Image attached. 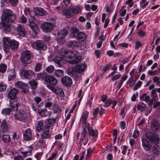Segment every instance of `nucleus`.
I'll use <instances>...</instances> for the list:
<instances>
[{"instance_id": "obj_41", "label": "nucleus", "mask_w": 160, "mask_h": 160, "mask_svg": "<svg viewBox=\"0 0 160 160\" xmlns=\"http://www.w3.org/2000/svg\"><path fill=\"white\" fill-rule=\"evenodd\" d=\"M128 78V76L126 74H124L122 76L120 80L119 81L118 84V86L119 87H120L122 85L123 82L125 81Z\"/></svg>"}, {"instance_id": "obj_44", "label": "nucleus", "mask_w": 160, "mask_h": 160, "mask_svg": "<svg viewBox=\"0 0 160 160\" xmlns=\"http://www.w3.org/2000/svg\"><path fill=\"white\" fill-rule=\"evenodd\" d=\"M140 99L145 102H148L150 99V97L147 95L146 94L144 93L142 94L140 97Z\"/></svg>"}, {"instance_id": "obj_54", "label": "nucleus", "mask_w": 160, "mask_h": 160, "mask_svg": "<svg viewBox=\"0 0 160 160\" xmlns=\"http://www.w3.org/2000/svg\"><path fill=\"white\" fill-rule=\"evenodd\" d=\"M153 80L156 85H160V77L155 76L153 77Z\"/></svg>"}, {"instance_id": "obj_63", "label": "nucleus", "mask_w": 160, "mask_h": 160, "mask_svg": "<svg viewBox=\"0 0 160 160\" xmlns=\"http://www.w3.org/2000/svg\"><path fill=\"white\" fill-rule=\"evenodd\" d=\"M92 152V150L91 148H89L87 150V152L86 154V159L88 158L91 156Z\"/></svg>"}, {"instance_id": "obj_50", "label": "nucleus", "mask_w": 160, "mask_h": 160, "mask_svg": "<svg viewBox=\"0 0 160 160\" xmlns=\"http://www.w3.org/2000/svg\"><path fill=\"white\" fill-rule=\"evenodd\" d=\"M7 68V66L6 65L2 63L0 65V72L1 73H4L5 72Z\"/></svg>"}, {"instance_id": "obj_39", "label": "nucleus", "mask_w": 160, "mask_h": 160, "mask_svg": "<svg viewBox=\"0 0 160 160\" xmlns=\"http://www.w3.org/2000/svg\"><path fill=\"white\" fill-rule=\"evenodd\" d=\"M2 140L5 143H8L11 141V138L8 134L2 135Z\"/></svg>"}, {"instance_id": "obj_30", "label": "nucleus", "mask_w": 160, "mask_h": 160, "mask_svg": "<svg viewBox=\"0 0 160 160\" xmlns=\"http://www.w3.org/2000/svg\"><path fill=\"white\" fill-rule=\"evenodd\" d=\"M62 15L65 16L67 18H70L74 15L72 9H65L62 12Z\"/></svg>"}, {"instance_id": "obj_48", "label": "nucleus", "mask_w": 160, "mask_h": 160, "mask_svg": "<svg viewBox=\"0 0 160 160\" xmlns=\"http://www.w3.org/2000/svg\"><path fill=\"white\" fill-rule=\"evenodd\" d=\"M145 106V104L143 103H140L138 105L137 108L138 111H142L144 110Z\"/></svg>"}, {"instance_id": "obj_62", "label": "nucleus", "mask_w": 160, "mask_h": 160, "mask_svg": "<svg viewBox=\"0 0 160 160\" xmlns=\"http://www.w3.org/2000/svg\"><path fill=\"white\" fill-rule=\"evenodd\" d=\"M109 65H107L104 66H102L100 67V70L103 72H104L108 70L109 68Z\"/></svg>"}, {"instance_id": "obj_35", "label": "nucleus", "mask_w": 160, "mask_h": 160, "mask_svg": "<svg viewBox=\"0 0 160 160\" xmlns=\"http://www.w3.org/2000/svg\"><path fill=\"white\" fill-rule=\"evenodd\" d=\"M88 112L86 111L83 112L81 116L80 119L81 121L82 122H84V123H85L86 121H87V119L88 116Z\"/></svg>"}, {"instance_id": "obj_12", "label": "nucleus", "mask_w": 160, "mask_h": 160, "mask_svg": "<svg viewBox=\"0 0 160 160\" xmlns=\"http://www.w3.org/2000/svg\"><path fill=\"white\" fill-rule=\"evenodd\" d=\"M15 87L18 88H21L24 93L28 92V86L27 84L23 83L21 81H18L15 83Z\"/></svg>"}, {"instance_id": "obj_25", "label": "nucleus", "mask_w": 160, "mask_h": 160, "mask_svg": "<svg viewBox=\"0 0 160 160\" xmlns=\"http://www.w3.org/2000/svg\"><path fill=\"white\" fill-rule=\"evenodd\" d=\"M38 113L40 116L42 117H47L48 116H50L51 113L48 111L47 109L42 108L39 109L38 110Z\"/></svg>"}, {"instance_id": "obj_33", "label": "nucleus", "mask_w": 160, "mask_h": 160, "mask_svg": "<svg viewBox=\"0 0 160 160\" xmlns=\"http://www.w3.org/2000/svg\"><path fill=\"white\" fill-rule=\"evenodd\" d=\"M79 31L77 28L72 27L70 29V34L71 36L76 38L77 36Z\"/></svg>"}, {"instance_id": "obj_38", "label": "nucleus", "mask_w": 160, "mask_h": 160, "mask_svg": "<svg viewBox=\"0 0 160 160\" xmlns=\"http://www.w3.org/2000/svg\"><path fill=\"white\" fill-rule=\"evenodd\" d=\"M81 44L80 42L75 41H70L69 44V46L74 48L76 47H78L81 46Z\"/></svg>"}, {"instance_id": "obj_17", "label": "nucleus", "mask_w": 160, "mask_h": 160, "mask_svg": "<svg viewBox=\"0 0 160 160\" xmlns=\"http://www.w3.org/2000/svg\"><path fill=\"white\" fill-rule=\"evenodd\" d=\"M27 150L25 151H22L21 152V154L22 155L23 158H25L28 156H31L32 153V150L33 149V147L32 145H30L27 148Z\"/></svg>"}, {"instance_id": "obj_22", "label": "nucleus", "mask_w": 160, "mask_h": 160, "mask_svg": "<svg viewBox=\"0 0 160 160\" xmlns=\"http://www.w3.org/2000/svg\"><path fill=\"white\" fill-rule=\"evenodd\" d=\"M86 67V65L84 63L78 64L76 66L75 70L76 72L80 73L84 71Z\"/></svg>"}, {"instance_id": "obj_47", "label": "nucleus", "mask_w": 160, "mask_h": 160, "mask_svg": "<svg viewBox=\"0 0 160 160\" xmlns=\"http://www.w3.org/2000/svg\"><path fill=\"white\" fill-rule=\"evenodd\" d=\"M125 6H122L119 12L120 15L122 16H124L127 12V9L125 8Z\"/></svg>"}, {"instance_id": "obj_28", "label": "nucleus", "mask_w": 160, "mask_h": 160, "mask_svg": "<svg viewBox=\"0 0 160 160\" xmlns=\"http://www.w3.org/2000/svg\"><path fill=\"white\" fill-rule=\"evenodd\" d=\"M52 109L54 113H57V116L59 117L61 111L60 107L57 103H54Z\"/></svg>"}, {"instance_id": "obj_15", "label": "nucleus", "mask_w": 160, "mask_h": 160, "mask_svg": "<svg viewBox=\"0 0 160 160\" xmlns=\"http://www.w3.org/2000/svg\"><path fill=\"white\" fill-rule=\"evenodd\" d=\"M11 41L10 39L8 37L3 38V49L6 52H9Z\"/></svg>"}, {"instance_id": "obj_21", "label": "nucleus", "mask_w": 160, "mask_h": 160, "mask_svg": "<svg viewBox=\"0 0 160 160\" xmlns=\"http://www.w3.org/2000/svg\"><path fill=\"white\" fill-rule=\"evenodd\" d=\"M45 81L51 84L56 85L58 83L57 79L51 76H48L45 78Z\"/></svg>"}, {"instance_id": "obj_45", "label": "nucleus", "mask_w": 160, "mask_h": 160, "mask_svg": "<svg viewBox=\"0 0 160 160\" xmlns=\"http://www.w3.org/2000/svg\"><path fill=\"white\" fill-rule=\"evenodd\" d=\"M43 127V122L41 121H38L37 125L36 126V129L38 131H40Z\"/></svg>"}, {"instance_id": "obj_43", "label": "nucleus", "mask_w": 160, "mask_h": 160, "mask_svg": "<svg viewBox=\"0 0 160 160\" xmlns=\"http://www.w3.org/2000/svg\"><path fill=\"white\" fill-rule=\"evenodd\" d=\"M137 5L136 4H134L133 8L134 9L132 11V13L133 16H136L137 14L140 11V8L139 7H137Z\"/></svg>"}, {"instance_id": "obj_37", "label": "nucleus", "mask_w": 160, "mask_h": 160, "mask_svg": "<svg viewBox=\"0 0 160 160\" xmlns=\"http://www.w3.org/2000/svg\"><path fill=\"white\" fill-rule=\"evenodd\" d=\"M8 80L11 81L15 77V73L14 70L12 69L8 71Z\"/></svg>"}, {"instance_id": "obj_52", "label": "nucleus", "mask_w": 160, "mask_h": 160, "mask_svg": "<svg viewBox=\"0 0 160 160\" xmlns=\"http://www.w3.org/2000/svg\"><path fill=\"white\" fill-rule=\"evenodd\" d=\"M7 3H10L13 6L16 5L18 2V0H5Z\"/></svg>"}, {"instance_id": "obj_24", "label": "nucleus", "mask_w": 160, "mask_h": 160, "mask_svg": "<svg viewBox=\"0 0 160 160\" xmlns=\"http://www.w3.org/2000/svg\"><path fill=\"white\" fill-rule=\"evenodd\" d=\"M142 146L146 151H149L151 148V146L149 144V142L145 138H142Z\"/></svg>"}, {"instance_id": "obj_3", "label": "nucleus", "mask_w": 160, "mask_h": 160, "mask_svg": "<svg viewBox=\"0 0 160 160\" xmlns=\"http://www.w3.org/2000/svg\"><path fill=\"white\" fill-rule=\"evenodd\" d=\"M18 91V90L13 88L8 92V96L10 99L9 105L10 108L13 111H17L18 105V100L17 99V94Z\"/></svg>"}, {"instance_id": "obj_20", "label": "nucleus", "mask_w": 160, "mask_h": 160, "mask_svg": "<svg viewBox=\"0 0 160 160\" xmlns=\"http://www.w3.org/2000/svg\"><path fill=\"white\" fill-rule=\"evenodd\" d=\"M88 132L89 136H92L93 141H95L98 137V132L97 130L88 129Z\"/></svg>"}, {"instance_id": "obj_56", "label": "nucleus", "mask_w": 160, "mask_h": 160, "mask_svg": "<svg viewBox=\"0 0 160 160\" xmlns=\"http://www.w3.org/2000/svg\"><path fill=\"white\" fill-rule=\"evenodd\" d=\"M46 130H44V131L43 133V137L45 138H47L49 136L48 128L47 127L45 128Z\"/></svg>"}, {"instance_id": "obj_53", "label": "nucleus", "mask_w": 160, "mask_h": 160, "mask_svg": "<svg viewBox=\"0 0 160 160\" xmlns=\"http://www.w3.org/2000/svg\"><path fill=\"white\" fill-rule=\"evenodd\" d=\"M125 4L128 6V8H131L133 5L134 2L132 0H127L125 3Z\"/></svg>"}, {"instance_id": "obj_2", "label": "nucleus", "mask_w": 160, "mask_h": 160, "mask_svg": "<svg viewBox=\"0 0 160 160\" xmlns=\"http://www.w3.org/2000/svg\"><path fill=\"white\" fill-rule=\"evenodd\" d=\"M16 16L14 13H12V11L8 9L4 10L2 12L1 17V24L2 30L6 33H15L16 28L10 23L14 21Z\"/></svg>"}, {"instance_id": "obj_40", "label": "nucleus", "mask_w": 160, "mask_h": 160, "mask_svg": "<svg viewBox=\"0 0 160 160\" xmlns=\"http://www.w3.org/2000/svg\"><path fill=\"white\" fill-rule=\"evenodd\" d=\"M149 1H147V0H141L139 3L141 8L143 9L148 4Z\"/></svg>"}, {"instance_id": "obj_42", "label": "nucleus", "mask_w": 160, "mask_h": 160, "mask_svg": "<svg viewBox=\"0 0 160 160\" xmlns=\"http://www.w3.org/2000/svg\"><path fill=\"white\" fill-rule=\"evenodd\" d=\"M29 83L32 89H34L37 88L38 83L35 80H32L29 82Z\"/></svg>"}, {"instance_id": "obj_57", "label": "nucleus", "mask_w": 160, "mask_h": 160, "mask_svg": "<svg viewBox=\"0 0 160 160\" xmlns=\"http://www.w3.org/2000/svg\"><path fill=\"white\" fill-rule=\"evenodd\" d=\"M19 20L22 23H26L27 21V18L24 15H22L20 17Z\"/></svg>"}, {"instance_id": "obj_26", "label": "nucleus", "mask_w": 160, "mask_h": 160, "mask_svg": "<svg viewBox=\"0 0 160 160\" xmlns=\"http://www.w3.org/2000/svg\"><path fill=\"white\" fill-rule=\"evenodd\" d=\"M17 32L20 37H23L26 34V31L23 26L21 25L18 26L17 27Z\"/></svg>"}, {"instance_id": "obj_10", "label": "nucleus", "mask_w": 160, "mask_h": 160, "mask_svg": "<svg viewBox=\"0 0 160 160\" xmlns=\"http://www.w3.org/2000/svg\"><path fill=\"white\" fill-rule=\"evenodd\" d=\"M47 87L58 96L62 97L64 95V92L62 88L57 86H53L50 85H47Z\"/></svg>"}, {"instance_id": "obj_27", "label": "nucleus", "mask_w": 160, "mask_h": 160, "mask_svg": "<svg viewBox=\"0 0 160 160\" xmlns=\"http://www.w3.org/2000/svg\"><path fill=\"white\" fill-rule=\"evenodd\" d=\"M152 98L150 100L148 105L150 106H152L154 101H156L158 100V95L156 93V91L155 90H152L151 92Z\"/></svg>"}, {"instance_id": "obj_59", "label": "nucleus", "mask_w": 160, "mask_h": 160, "mask_svg": "<svg viewBox=\"0 0 160 160\" xmlns=\"http://www.w3.org/2000/svg\"><path fill=\"white\" fill-rule=\"evenodd\" d=\"M99 111V108H96L94 109L93 113V118H96L97 117Z\"/></svg>"}, {"instance_id": "obj_13", "label": "nucleus", "mask_w": 160, "mask_h": 160, "mask_svg": "<svg viewBox=\"0 0 160 160\" xmlns=\"http://www.w3.org/2000/svg\"><path fill=\"white\" fill-rule=\"evenodd\" d=\"M68 33L67 30L64 29L60 31L58 34L57 41L60 44H62L64 41V38Z\"/></svg>"}, {"instance_id": "obj_19", "label": "nucleus", "mask_w": 160, "mask_h": 160, "mask_svg": "<svg viewBox=\"0 0 160 160\" xmlns=\"http://www.w3.org/2000/svg\"><path fill=\"white\" fill-rule=\"evenodd\" d=\"M61 82L64 85L67 86H70L72 83L71 78L68 76L62 77L61 79Z\"/></svg>"}, {"instance_id": "obj_31", "label": "nucleus", "mask_w": 160, "mask_h": 160, "mask_svg": "<svg viewBox=\"0 0 160 160\" xmlns=\"http://www.w3.org/2000/svg\"><path fill=\"white\" fill-rule=\"evenodd\" d=\"M160 126L159 122L154 121L151 123V128L153 131H156L160 128Z\"/></svg>"}, {"instance_id": "obj_7", "label": "nucleus", "mask_w": 160, "mask_h": 160, "mask_svg": "<svg viewBox=\"0 0 160 160\" xmlns=\"http://www.w3.org/2000/svg\"><path fill=\"white\" fill-rule=\"evenodd\" d=\"M27 114L25 110L21 109L19 111L16 112L14 114V116L16 119L24 122L26 118Z\"/></svg>"}, {"instance_id": "obj_6", "label": "nucleus", "mask_w": 160, "mask_h": 160, "mask_svg": "<svg viewBox=\"0 0 160 160\" xmlns=\"http://www.w3.org/2000/svg\"><path fill=\"white\" fill-rule=\"evenodd\" d=\"M20 76L22 78L30 79L34 76V72L30 70L21 69L19 72Z\"/></svg>"}, {"instance_id": "obj_29", "label": "nucleus", "mask_w": 160, "mask_h": 160, "mask_svg": "<svg viewBox=\"0 0 160 160\" xmlns=\"http://www.w3.org/2000/svg\"><path fill=\"white\" fill-rule=\"evenodd\" d=\"M11 153L13 157V160H24L23 157L21 155H18L16 151H12Z\"/></svg>"}, {"instance_id": "obj_60", "label": "nucleus", "mask_w": 160, "mask_h": 160, "mask_svg": "<svg viewBox=\"0 0 160 160\" xmlns=\"http://www.w3.org/2000/svg\"><path fill=\"white\" fill-rule=\"evenodd\" d=\"M42 67V65L40 63H37L35 67V70L36 72H38L40 71Z\"/></svg>"}, {"instance_id": "obj_18", "label": "nucleus", "mask_w": 160, "mask_h": 160, "mask_svg": "<svg viewBox=\"0 0 160 160\" xmlns=\"http://www.w3.org/2000/svg\"><path fill=\"white\" fill-rule=\"evenodd\" d=\"M59 117L57 116L55 118H51L47 119L46 122L47 125L45 126V128L47 127L49 128V127H52L54 123L56 122L57 118H58Z\"/></svg>"}, {"instance_id": "obj_4", "label": "nucleus", "mask_w": 160, "mask_h": 160, "mask_svg": "<svg viewBox=\"0 0 160 160\" xmlns=\"http://www.w3.org/2000/svg\"><path fill=\"white\" fill-rule=\"evenodd\" d=\"M146 137L152 144L157 145L159 142V137L158 134H154L152 132H148L146 134ZM153 154L154 155H158L160 153V148L156 145L153 147L152 149Z\"/></svg>"}, {"instance_id": "obj_5", "label": "nucleus", "mask_w": 160, "mask_h": 160, "mask_svg": "<svg viewBox=\"0 0 160 160\" xmlns=\"http://www.w3.org/2000/svg\"><path fill=\"white\" fill-rule=\"evenodd\" d=\"M30 18L29 19L28 22L29 23V26L34 32L37 33L39 30L38 26V22L34 18L30 15Z\"/></svg>"}, {"instance_id": "obj_8", "label": "nucleus", "mask_w": 160, "mask_h": 160, "mask_svg": "<svg viewBox=\"0 0 160 160\" xmlns=\"http://www.w3.org/2000/svg\"><path fill=\"white\" fill-rule=\"evenodd\" d=\"M31 45L32 47L37 50H42L44 51L47 49V46L45 43L40 40L32 42Z\"/></svg>"}, {"instance_id": "obj_34", "label": "nucleus", "mask_w": 160, "mask_h": 160, "mask_svg": "<svg viewBox=\"0 0 160 160\" xmlns=\"http://www.w3.org/2000/svg\"><path fill=\"white\" fill-rule=\"evenodd\" d=\"M19 42L14 40H11L9 48L10 47L12 49H17L18 47Z\"/></svg>"}, {"instance_id": "obj_58", "label": "nucleus", "mask_w": 160, "mask_h": 160, "mask_svg": "<svg viewBox=\"0 0 160 160\" xmlns=\"http://www.w3.org/2000/svg\"><path fill=\"white\" fill-rule=\"evenodd\" d=\"M6 88V85L4 84L3 82H0V92L4 91Z\"/></svg>"}, {"instance_id": "obj_46", "label": "nucleus", "mask_w": 160, "mask_h": 160, "mask_svg": "<svg viewBox=\"0 0 160 160\" xmlns=\"http://www.w3.org/2000/svg\"><path fill=\"white\" fill-rule=\"evenodd\" d=\"M1 127L4 131H7L8 130V128L6 124V120H3L1 124Z\"/></svg>"}, {"instance_id": "obj_61", "label": "nucleus", "mask_w": 160, "mask_h": 160, "mask_svg": "<svg viewBox=\"0 0 160 160\" xmlns=\"http://www.w3.org/2000/svg\"><path fill=\"white\" fill-rule=\"evenodd\" d=\"M137 34L140 37H143L146 35V33L144 31L141 30L138 32Z\"/></svg>"}, {"instance_id": "obj_49", "label": "nucleus", "mask_w": 160, "mask_h": 160, "mask_svg": "<svg viewBox=\"0 0 160 160\" xmlns=\"http://www.w3.org/2000/svg\"><path fill=\"white\" fill-rule=\"evenodd\" d=\"M11 110L9 108H6L2 110L1 113L5 116L9 115L11 112Z\"/></svg>"}, {"instance_id": "obj_51", "label": "nucleus", "mask_w": 160, "mask_h": 160, "mask_svg": "<svg viewBox=\"0 0 160 160\" xmlns=\"http://www.w3.org/2000/svg\"><path fill=\"white\" fill-rule=\"evenodd\" d=\"M76 38L79 39H85L86 38V35L84 33L79 31Z\"/></svg>"}, {"instance_id": "obj_14", "label": "nucleus", "mask_w": 160, "mask_h": 160, "mask_svg": "<svg viewBox=\"0 0 160 160\" xmlns=\"http://www.w3.org/2000/svg\"><path fill=\"white\" fill-rule=\"evenodd\" d=\"M80 141L81 143L84 145H86L88 142V137L87 135V130L86 128H84L82 131Z\"/></svg>"}, {"instance_id": "obj_55", "label": "nucleus", "mask_w": 160, "mask_h": 160, "mask_svg": "<svg viewBox=\"0 0 160 160\" xmlns=\"http://www.w3.org/2000/svg\"><path fill=\"white\" fill-rule=\"evenodd\" d=\"M63 71L60 69L57 70L55 72V74L58 77H61L63 75Z\"/></svg>"}, {"instance_id": "obj_11", "label": "nucleus", "mask_w": 160, "mask_h": 160, "mask_svg": "<svg viewBox=\"0 0 160 160\" xmlns=\"http://www.w3.org/2000/svg\"><path fill=\"white\" fill-rule=\"evenodd\" d=\"M54 27V25L49 22H43L42 23L41 28L43 31L48 32L51 31Z\"/></svg>"}, {"instance_id": "obj_1", "label": "nucleus", "mask_w": 160, "mask_h": 160, "mask_svg": "<svg viewBox=\"0 0 160 160\" xmlns=\"http://www.w3.org/2000/svg\"><path fill=\"white\" fill-rule=\"evenodd\" d=\"M59 51L58 52L55 50V52L58 53L61 57L57 56L54 59V61L59 67L61 65L60 64L62 60L68 62L71 64H75L79 62L82 59L78 52L76 51H69L64 49L61 50V52L60 51V49Z\"/></svg>"}, {"instance_id": "obj_64", "label": "nucleus", "mask_w": 160, "mask_h": 160, "mask_svg": "<svg viewBox=\"0 0 160 160\" xmlns=\"http://www.w3.org/2000/svg\"><path fill=\"white\" fill-rule=\"evenodd\" d=\"M54 70V68L53 66L50 65L48 66L46 69V71L48 73H52Z\"/></svg>"}, {"instance_id": "obj_36", "label": "nucleus", "mask_w": 160, "mask_h": 160, "mask_svg": "<svg viewBox=\"0 0 160 160\" xmlns=\"http://www.w3.org/2000/svg\"><path fill=\"white\" fill-rule=\"evenodd\" d=\"M82 9V8L80 6H75L72 9V12H73L74 15L81 14Z\"/></svg>"}, {"instance_id": "obj_32", "label": "nucleus", "mask_w": 160, "mask_h": 160, "mask_svg": "<svg viewBox=\"0 0 160 160\" xmlns=\"http://www.w3.org/2000/svg\"><path fill=\"white\" fill-rule=\"evenodd\" d=\"M34 13L38 15L42 16L45 13V11L42 8H38L34 9Z\"/></svg>"}, {"instance_id": "obj_9", "label": "nucleus", "mask_w": 160, "mask_h": 160, "mask_svg": "<svg viewBox=\"0 0 160 160\" xmlns=\"http://www.w3.org/2000/svg\"><path fill=\"white\" fill-rule=\"evenodd\" d=\"M31 53L28 50L25 51L21 57L22 62L25 64H29L31 62Z\"/></svg>"}, {"instance_id": "obj_16", "label": "nucleus", "mask_w": 160, "mask_h": 160, "mask_svg": "<svg viewBox=\"0 0 160 160\" xmlns=\"http://www.w3.org/2000/svg\"><path fill=\"white\" fill-rule=\"evenodd\" d=\"M101 101L104 104L103 106L104 108L109 107L110 106L112 102V100L110 98L107 99V96L105 94L101 96Z\"/></svg>"}, {"instance_id": "obj_23", "label": "nucleus", "mask_w": 160, "mask_h": 160, "mask_svg": "<svg viewBox=\"0 0 160 160\" xmlns=\"http://www.w3.org/2000/svg\"><path fill=\"white\" fill-rule=\"evenodd\" d=\"M23 138L27 141L30 140L32 138V134L30 128H27L23 134Z\"/></svg>"}]
</instances>
